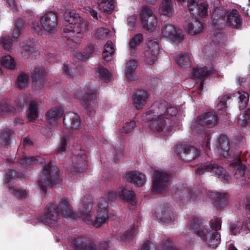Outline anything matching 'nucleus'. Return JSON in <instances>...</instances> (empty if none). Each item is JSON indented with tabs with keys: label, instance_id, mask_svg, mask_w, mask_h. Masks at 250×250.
<instances>
[{
	"label": "nucleus",
	"instance_id": "nucleus-1",
	"mask_svg": "<svg viewBox=\"0 0 250 250\" xmlns=\"http://www.w3.org/2000/svg\"><path fill=\"white\" fill-rule=\"evenodd\" d=\"M80 216L87 224L99 227L107 221V205L105 203H101L94 207L90 204L83 205L81 208Z\"/></svg>",
	"mask_w": 250,
	"mask_h": 250
},
{
	"label": "nucleus",
	"instance_id": "nucleus-2",
	"mask_svg": "<svg viewBox=\"0 0 250 250\" xmlns=\"http://www.w3.org/2000/svg\"><path fill=\"white\" fill-rule=\"evenodd\" d=\"M64 20L69 23L65 26L63 30L65 33H72L74 38L77 36L75 42L77 45L80 43V39L88 28V23L74 11H66L63 15Z\"/></svg>",
	"mask_w": 250,
	"mask_h": 250
},
{
	"label": "nucleus",
	"instance_id": "nucleus-3",
	"mask_svg": "<svg viewBox=\"0 0 250 250\" xmlns=\"http://www.w3.org/2000/svg\"><path fill=\"white\" fill-rule=\"evenodd\" d=\"M216 147L219 152L224 157H229L234 159V161L231 163V166L233 167V172L236 179L243 177L245 174V167L242 165L238 153H229V143L225 136L221 137L217 142Z\"/></svg>",
	"mask_w": 250,
	"mask_h": 250
},
{
	"label": "nucleus",
	"instance_id": "nucleus-4",
	"mask_svg": "<svg viewBox=\"0 0 250 250\" xmlns=\"http://www.w3.org/2000/svg\"><path fill=\"white\" fill-rule=\"evenodd\" d=\"M221 228V220L216 218L211 221L209 228H201L197 230L196 233L202 239L207 241L211 247H216L221 240L220 235L217 232Z\"/></svg>",
	"mask_w": 250,
	"mask_h": 250
},
{
	"label": "nucleus",
	"instance_id": "nucleus-5",
	"mask_svg": "<svg viewBox=\"0 0 250 250\" xmlns=\"http://www.w3.org/2000/svg\"><path fill=\"white\" fill-rule=\"evenodd\" d=\"M59 174L54 172L52 164L45 165L42 171V178L39 182V187L42 193H45L48 188L53 187L61 182Z\"/></svg>",
	"mask_w": 250,
	"mask_h": 250
},
{
	"label": "nucleus",
	"instance_id": "nucleus-6",
	"mask_svg": "<svg viewBox=\"0 0 250 250\" xmlns=\"http://www.w3.org/2000/svg\"><path fill=\"white\" fill-rule=\"evenodd\" d=\"M217 123V116L211 112L199 116L191 125L193 133H202L208 130Z\"/></svg>",
	"mask_w": 250,
	"mask_h": 250
},
{
	"label": "nucleus",
	"instance_id": "nucleus-7",
	"mask_svg": "<svg viewBox=\"0 0 250 250\" xmlns=\"http://www.w3.org/2000/svg\"><path fill=\"white\" fill-rule=\"evenodd\" d=\"M140 21L144 29L152 32L157 26V20L152 10L147 6H144L140 12Z\"/></svg>",
	"mask_w": 250,
	"mask_h": 250
},
{
	"label": "nucleus",
	"instance_id": "nucleus-8",
	"mask_svg": "<svg viewBox=\"0 0 250 250\" xmlns=\"http://www.w3.org/2000/svg\"><path fill=\"white\" fill-rule=\"evenodd\" d=\"M206 172L212 173L224 182L228 181L230 179L229 176L224 171L223 168L217 164H210L208 166H204L196 170V173L198 175Z\"/></svg>",
	"mask_w": 250,
	"mask_h": 250
},
{
	"label": "nucleus",
	"instance_id": "nucleus-9",
	"mask_svg": "<svg viewBox=\"0 0 250 250\" xmlns=\"http://www.w3.org/2000/svg\"><path fill=\"white\" fill-rule=\"evenodd\" d=\"M153 184L152 192L154 194L161 193L166 191V174L163 171H155L153 173Z\"/></svg>",
	"mask_w": 250,
	"mask_h": 250
},
{
	"label": "nucleus",
	"instance_id": "nucleus-10",
	"mask_svg": "<svg viewBox=\"0 0 250 250\" xmlns=\"http://www.w3.org/2000/svg\"><path fill=\"white\" fill-rule=\"evenodd\" d=\"M59 215L55 205L51 204L46 207L45 211L40 217V219L44 223L50 226L54 227L58 223Z\"/></svg>",
	"mask_w": 250,
	"mask_h": 250
},
{
	"label": "nucleus",
	"instance_id": "nucleus-11",
	"mask_svg": "<svg viewBox=\"0 0 250 250\" xmlns=\"http://www.w3.org/2000/svg\"><path fill=\"white\" fill-rule=\"evenodd\" d=\"M146 44L147 48L145 51V61L149 64H152L157 60L160 46L157 41L155 40H148Z\"/></svg>",
	"mask_w": 250,
	"mask_h": 250
},
{
	"label": "nucleus",
	"instance_id": "nucleus-12",
	"mask_svg": "<svg viewBox=\"0 0 250 250\" xmlns=\"http://www.w3.org/2000/svg\"><path fill=\"white\" fill-rule=\"evenodd\" d=\"M187 6L191 14L197 18L206 16L208 14V5L203 2H197L196 0H188Z\"/></svg>",
	"mask_w": 250,
	"mask_h": 250
},
{
	"label": "nucleus",
	"instance_id": "nucleus-13",
	"mask_svg": "<svg viewBox=\"0 0 250 250\" xmlns=\"http://www.w3.org/2000/svg\"><path fill=\"white\" fill-rule=\"evenodd\" d=\"M57 15L53 12L45 14L41 19V22L44 29L49 32L54 30L57 26Z\"/></svg>",
	"mask_w": 250,
	"mask_h": 250
},
{
	"label": "nucleus",
	"instance_id": "nucleus-14",
	"mask_svg": "<svg viewBox=\"0 0 250 250\" xmlns=\"http://www.w3.org/2000/svg\"><path fill=\"white\" fill-rule=\"evenodd\" d=\"M162 34L166 38L175 43L179 42L183 38L181 31L171 25L167 26L163 30Z\"/></svg>",
	"mask_w": 250,
	"mask_h": 250
},
{
	"label": "nucleus",
	"instance_id": "nucleus-15",
	"mask_svg": "<svg viewBox=\"0 0 250 250\" xmlns=\"http://www.w3.org/2000/svg\"><path fill=\"white\" fill-rule=\"evenodd\" d=\"M156 217L162 222L169 223L174 222L176 219V216L172 211L166 207L160 206L155 210Z\"/></svg>",
	"mask_w": 250,
	"mask_h": 250
},
{
	"label": "nucleus",
	"instance_id": "nucleus-16",
	"mask_svg": "<svg viewBox=\"0 0 250 250\" xmlns=\"http://www.w3.org/2000/svg\"><path fill=\"white\" fill-rule=\"evenodd\" d=\"M63 123L68 129L72 130L78 129L81 125L79 116L73 112H69L65 115Z\"/></svg>",
	"mask_w": 250,
	"mask_h": 250
},
{
	"label": "nucleus",
	"instance_id": "nucleus-17",
	"mask_svg": "<svg viewBox=\"0 0 250 250\" xmlns=\"http://www.w3.org/2000/svg\"><path fill=\"white\" fill-rule=\"evenodd\" d=\"M176 148L178 151V155H180L181 158L183 157V156L181 155V151L183 152V154H185V156L183 158L188 161L195 159L198 157L199 155V152L198 151L197 149L189 145H185L181 147H179L177 146Z\"/></svg>",
	"mask_w": 250,
	"mask_h": 250
},
{
	"label": "nucleus",
	"instance_id": "nucleus-18",
	"mask_svg": "<svg viewBox=\"0 0 250 250\" xmlns=\"http://www.w3.org/2000/svg\"><path fill=\"white\" fill-rule=\"evenodd\" d=\"M71 245L75 250H96V245L85 238L76 239Z\"/></svg>",
	"mask_w": 250,
	"mask_h": 250
},
{
	"label": "nucleus",
	"instance_id": "nucleus-19",
	"mask_svg": "<svg viewBox=\"0 0 250 250\" xmlns=\"http://www.w3.org/2000/svg\"><path fill=\"white\" fill-rule=\"evenodd\" d=\"M97 92L92 88H89L87 89V91L85 93L84 95L82 97H79L78 95H76V97L79 98L86 107L91 106L94 103V101L96 100L98 97Z\"/></svg>",
	"mask_w": 250,
	"mask_h": 250
},
{
	"label": "nucleus",
	"instance_id": "nucleus-20",
	"mask_svg": "<svg viewBox=\"0 0 250 250\" xmlns=\"http://www.w3.org/2000/svg\"><path fill=\"white\" fill-rule=\"evenodd\" d=\"M125 179L128 182H132L138 187L142 186L146 182L145 175L137 171H129L125 175Z\"/></svg>",
	"mask_w": 250,
	"mask_h": 250
},
{
	"label": "nucleus",
	"instance_id": "nucleus-21",
	"mask_svg": "<svg viewBox=\"0 0 250 250\" xmlns=\"http://www.w3.org/2000/svg\"><path fill=\"white\" fill-rule=\"evenodd\" d=\"M226 22L230 26L238 28L241 25V19L236 10L228 11L227 15L224 17Z\"/></svg>",
	"mask_w": 250,
	"mask_h": 250
},
{
	"label": "nucleus",
	"instance_id": "nucleus-22",
	"mask_svg": "<svg viewBox=\"0 0 250 250\" xmlns=\"http://www.w3.org/2000/svg\"><path fill=\"white\" fill-rule=\"evenodd\" d=\"M151 129L163 135H167L170 131L171 128L165 125V121L162 118L155 120L151 124Z\"/></svg>",
	"mask_w": 250,
	"mask_h": 250
},
{
	"label": "nucleus",
	"instance_id": "nucleus-23",
	"mask_svg": "<svg viewBox=\"0 0 250 250\" xmlns=\"http://www.w3.org/2000/svg\"><path fill=\"white\" fill-rule=\"evenodd\" d=\"M62 214L66 218H73L75 217V213L72 209L69 203L65 198L60 200L58 206Z\"/></svg>",
	"mask_w": 250,
	"mask_h": 250
},
{
	"label": "nucleus",
	"instance_id": "nucleus-24",
	"mask_svg": "<svg viewBox=\"0 0 250 250\" xmlns=\"http://www.w3.org/2000/svg\"><path fill=\"white\" fill-rule=\"evenodd\" d=\"M184 26L188 33L190 35L199 33L203 29V25L201 22L193 20L187 21Z\"/></svg>",
	"mask_w": 250,
	"mask_h": 250
},
{
	"label": "nucleus",
	"instance_id": "nucleus-25",
	"mask_svg": "<svg viewBox=\"0 0 250 250\" xmlns=\"http://www.w3.org/2000/svg\"><path fill=\"white\" fill-rule=\"evenodd\" d=\"M148 96L146 92L144 90H140L136 93L134 98V104L138 108H141L147 103Z\"/></svg>",
	"mask_w": 250,
	"mask_h": 250
},
{
	"label": "nucleus",
	"instance_id": "nucleus-26",
	"mask_svg": "<svg viewBox=\"0 0 250 250\" xmlns=\"http://www.w3.org/2000/svg\"><path fill=\"white\" fill-rule=\"evenodd\" d=\"M62 114L63 111L62 108H52L47 113L46 117L50 124L54 125L62 117Z\"/></svg>",
	"mask_w": 250,
	"mask_h": 250
},
{
	"label": "nucleus",
	"instance_id": "nucleus-27",
	"mask_svg": "<svg viewBox=\"0 0 250 250\" xmlns=\"http://www.w3.org/2000/svg\"><path fill=\"white\" fill-rule=\"evenodd\" d=\"M32 77L34 80V83L37 85L38 82L43 83L46 75V72L42 66H36L32 71Z\"/></svg>",
	"mask_w": 250,
	"mask_h": 250
},
{
	"label": "nucleus",
	"instance_id": "nucleus-28",
	"mask_svg": "<svg viewBox=\"0 0 250 250\" xmlns=\"http://www.w3.org/2000/svg\"><path fill=\"white\" fill-rule=\"evenodd\" d=\"M244 228L250 230V218L246 220L243 227L241 226V224L238 222L232 224L230 229L233 234L236 235L239 233H246V232Z\"/></svg>",
	"mask_w": 250,
	"mask_h": 250
},
{
	"label": "nucleus",
	"instance_id": "nucleus-29",
	"mask_svg": "<svg viewBox=\"0 0 250 250\" xmlns=\"http://www.w3.org/2000/svg\"><path fill=\"white\" fill-rule=\"evenodd\" d=\"M213 71V68L211 66L197 67L193 70L192 76L195 78L203 77L212 73Z\"/></svg>",
	"mask_w": 250,
	"mask_h": 250
},
{
	"label": "nucleus",
	"instance_id": "nucleus-30",
	"mask_svg": "<svg viewBox=\"0 0 250 250\" xmlns=\"http://www.w3.org/2000/svg\"><path fill=\"white\" fill-rule=\"evenodd\" d=\"M28 118L30 121H34L38 116V104L35 101H31L26 112Z\"/></svg>",
	"mask_w": 250,
	"mask_h": 250
},
{
	"label": "nucleus",
	"instance_id": "nucleus-31",
	"mask_svg": "<svg viewBox=\"0 0 250 250\" xmlns=\"http://www.w3.org/2000/svg\"><path fill=\"white\" fill-rule=\"evenodd\" d=\"M137 67V62L135 60H130L126 65V75L128 80H133L135 78V70Z\"/></svg>",
	"mask_w": 250,
	"mask_h": 250
},
{
	"label": "nucleus",
	"instance_id": "nucleus-32",
	"mask_svg": "<svg viewBox=\"0 0 250 250\" xmlns=\"http://www.w3.org/2000/svg\"><path fill=\"white\" fill-rule=\"evenodd\" d=\"M114 52L113 43L108 41L105 45L103 53V57L104 60L108 61L112 58V56Z\"/></svg>",
	"mask_w": 250,
	"mask_h": 250
},
{
	"label": "nucleus",
	"instance_id": "nucleus-33",
	"mask_svg": "<svg viewBox=\"0 0 250 250\" xmlns=\"http://www.w3.org/2000/svg\"><path fill=\"white\" fill-rule=\"evenodd\" d=\"M172 1V0H163L159 9L160 12L167 16L172 15L173 11L171 6Z\"/></svg>",
	"mask_w": 250,
	"mask_h": 250
},
{
	"label": "nucleus",
	"instance_id": "nucleus-34",
	"mask_svg": "<svg viewBox=\"0 0 250 250\" xmlns=\"http://www.w3.org/2000/svg\"><path fill=\"white\" fill-rule=\"evenodd\" d=\"M98 8L104 12H109L114 9L113 0H99Z\"/></svg>",
	"mask_w": 250,
	"mask_h": 250
},
{
	"label": "nucleus",
	"instance_id": "nucleus-35",
	"mask_svg": "<svg viewBox=\"0 0 250 250\" xmlns=\"http://www.w3.org/2000/svg\"><path fill=\"white\" fill-rule=\"evenodd\" d=\"M213 199L216 206L221 207L228 203L229 196L226 193H217L215 194Z\"/></svg>",
	"mask_w": 250,
	"mask_h": 250
},
{
	"label": "nucleus",
	"instance_id": "nucleus-36",
	"mask_svg": "<svg viewBox=\"0 0 250 250\" xmlns=\"http://www.w3.org/2000/svg\"><path fill=\"white\" fill-rule=\"evenodd\" d=\"M238 95L239 107L241 108H244L247 105L249 102V94L246 92L239 91Z\"/></svg>",
	"mask_w": 250,
	"mask_h": 250
},
{
	"label": "nucleus",
	"instance_id": "nucleus-37",
	"mask_svg": "<svg viewBox=\"0 0 250 250\" xmlns=\"http://www.w3.org/2000/svg\"><path fill=\"white\" fill-rule=\"evenodd\" d=\"M96 75L101 80L105 82H109L112 78L108 71L102 67H99L98 69L96 71Z\"/></svg>",
	"mask_w": 250,
	"mask_h": 250
},
{
	"label": "nucleus",
	"instance_id": "nucleus-38",
	"mask_svg": "<svg viewBox=\"0 0 250 250\" xmlns=\"http://www.w3.org/2000/svg\"><path fill=\"white\" fill-rule=\"evenodd\" d=\"M119 197L125 201H132L135 198V194L132 191L127 190L124 188H121L119 191Z\"/></svg>",
	"mask_w": 250,
	"mask_h": 250
},
{
	"label": "nucleus",
	"instance_id": "nucleus-39",
	"mask_svg": "<svg viewBox=\"0 0 250 250\" xmlns=\"http://www.w3.org/2000/svg\"><path fill=\"white\" fill-rule=\"evenodd\" d=\"M34 42L30 41V44L23 43L21 45V51L22 55L26 58L34 51Z\"/></svg>",
	"mask_w": 250,
	"mask_h": 250
},
{
	"label": "nucleus",
	"instance_id": "nucleus-40",
	"mask_svg": "<svg viewBox=\"0 0 250 250\" xmlns=\"http://www.w3.org/2000/svg\"><path fill=\"white\" fill-rule=\"evenodd\" d=\"M28 78L26 74L21 73L16 81V85L20 89L24 88L28 84Z\"/></svg>",
	"mask_w": 250,
	"mask_h": 250
},
{
	"label": "nucleus",
	"instance_id": "nucleus-41",
	"mask_svg": "<svg viewBox=\"0 0 250 250\" xmlns=\"http://www.w3.org/2000/svg\"><path fill=\"white\" fill-rule=\"evenodd\" d=\"M138 232V227L134 225H131L127 230L125 232L121 239L123 241H126L133 236L136 235Z\"/></svg>",
	"mask_w": 250,
	"mask_h": 250
},
{
	"label": "nucleus",
	"instance_id": "nucleus-42",
	"mask_svg": "<svg viewBox=\"0 0 250 250\" xmlns=\"http://www.w3.org/2000/svg\"><path fill=\"white\" fill-rule=\"evenodd\" d=\"M176 61L180 66H188L190 64L189 59L188 56L186 54L177 56Z\"/></svg>",
	"mask_w": 250,
	"mask_h": 250
},
{
	"label": "nucleus",
	"instance_id": "nucleus-43",
	"mask_svg": "<svg viewBox=\"0 0 250 250\" xmlns=\"http://www.w3.org/2000/svg\"><path fill=\"white\" fill-rule=\"evenodd\" d=\"M13 107H10L8 103L3 101L0 104V116H4L7 115L8 113L12 112Z\"/></svg>",
	"mask_w": 250,
	"mask_h": 250
},
{
	"label": "nucleus",
	"instance_id": "nucleus-44",
	"mask_svg": "<svg viewBox=\"0 0 250 250\" xmlns=\"http://www.w3.org/2000/svg\"><path fill=\"white\" fill-rule=\"evenodd\" d=\"M69 144V138L67 136L63 137L60 142L58 147V151L60 152H65L67 150Z\"/></svg>",
	"mask_w": 250,
	"mask_h": 250
},
{
	"label": "nucleus",
	"instance_id": "nucleus-45",
	"mask_svg": "<svg viewBox=\"0 0 250 250\" xmlns=\"http://www.w3.org/2000/svg\"><path fill=\"white\" fill-rule=\"evenodd\" d=\"M202 224V220L199 218H193L189 223L188 229L190 230H195L201 226Z\"/></svg>",
	"mask_w": 250,
	"mask_h": 250
},
{
	"label": "nucleus",
	"instance_id": "nucleus-46",
	"mask_svg": "<svg viewBox=\"0 0 250 250\" xmlns=\"http://www.w3.org/2000/svg\"><path fill=\"white\" fill-rule=\"evenodd\" d=\"M2 63L5 67L10 69H13L16 66L15 61L10 56H5L2 60Z\"/></svg>",
	"mask_w": 250,
	"mask_h": 250
},
{
	"label": "nucleus",
	"instance_id": "nucleus-47",
	"mask_svg": "<svg viewBox=\"0 0 250 250\" xmlns=\"http://www.w3.org/2000/svg\"><path fill=\"white\" fill-rule=\"evenodd\" d=\"M143 36L141 34H137L131 39L129 42V46L131 48H134L139 45L142 41Z\"/></svg>",
	"mask_w": 250,
	"mask_h": 250
},
{
	"label": "nucleus",
	"instance_id": "nucleus-48",
	"mask_svg": "<svg viewBox=\"0 0 250 250\" xmlns=\"http://www.w3.org/2000/svg\"><path fill=\"white\" fill-rule=\"evenodd\" d=\"M19 161L21 165L24 167L30 163L37 162L38 160L35 157H27L22 156L21 157Z\"/></svg>",
	"mask_w": 250,
	"mask_h": 250
},
{
	"label": "nucleus",
	"instance_id": "nucleus-49",
	"mask_svg": "<svg viewBox=\"0 0 250 250\" xmlns=\"http://www.w3.org/2000/svg\"><path fill=\"white\" fill-rule=\"evenodd\" d=\"M216 108L218 114H222L224 116L227 115L226 103L225 100L220 101L219 103L217 105Z\"/></svg>",
	"mask_w": 250,
	"mask_h": 250
},
{
	"label": "nucleus",
	"instance_id": "nucleus-50",
	"mask_svg": "<svg viewBox=\"0 0 250 250\" xmlns=\"http://www.w3.org/2000/svg\"><path fill=\"white\" fill-rule=\"evenodd\" d=\"M96 35L100 39H104L109 36V31L108 29L100 28L96 31Z\"/></svg>",
	"mask_w": 250,
	"mask_h": 250
},
{
	"label": "nucleus",
	"instance_id": "nucleus-51",
	"mask_svg": "<svg viewBox=\"0 0 250 250\" xmlns=\"http://www.w3.org/2000/svg\"><path fill=\"white\" fill-rule=\"evenodd\" d=\"M21 32V26L20 24V23L19 21L17 22V25L16 26L14 32L13 34L12 39L11 41H16V39L18 38V37L20 35Z\"/></svg>",
	"mask_w": 250,
	"mask_h": 250
},
{
	"label": "nucleus",
	"instance_id": "nucleus-52",
	"mask_svg": "<svg viewBox=\"0 0 250 250\" xmlns=\"http://www.w3.org/2000/svg\"><path fill=\"white\" fill-rule=\"evenodd\" d=\"M119 196V192L113 190L109 191L107 194V199L112 202L116 201Z\"/></svg>",
	"mask_w": 250,
	"mask_h": 250
},
{
	"label": "nucleus",
	"instance_id": "nucleus-53",
	"mask_svg": "<svg viewBox=\"0 0 250 250\" xmlns=\"http://www.w3.org/2000/svg\"><path fill=\"white\" fill-rule=\"evenodd\" d=\"M135 126V123L134 121H130L125 124L123 126V130L125 132H127L131 131Z\"/></svg>",
	"mask_w": 250,
	"mask_h": 250
},
{
	"label": "nucleus",
	"instance_id": "nucleus-54",
	"mask_svg": "<svg viewBox=\"0 0 250 250\" xmlns=\"http://www.w3.org/2000/svg\"><path fill=\"white\" fill-rule=\"evenodd\" d=\"M88 48H89V51L88 52V53L85 55H83L82 53H78L77 55H76L77 58L82 60H85L86 59H87L88 57L89 56V55L92 52L94 48L92 45H90L89 46H88Z\"/></svg>",
	"mask_w": 250,
	"mask_h": 250
},
{
	"label": "nucleus",
	"instance_id": "nucleus-55",
	"mask_svg": "<svg viewBox=\"0 0 250 250\" xmlns=\"http://www.w3.org/2000/svg\"><path fill=\"white\" fill-rule=\"evenodd\" d=\"M163 248L164 250H178L175 246L169 241L164 242L163 244Z\"/></svg>",
	"mask_w": 250,
	"mask_h": 250
},
{
	"label": "nucleus",
	"instance_id": "nucleus-56",
	"mask_svg": "<svg viewBox=\"0 0 250 250\" xmlns=\"http://www.w3.org/2000/svg\"><path fill=\"white\" fill-rule=\"evenodd\" d=\"M0 43L2 44L5 49L8 50L11 47V42L7 38H3L0 41Z\"/></svg>",
	"mask_w": 250,
	"mask_h": 250
},
{
	"label": "nucleus",
	"instance_id": "nucleus-57",
	"mask_svg": "<svg viewBox=\"0 0 250 250\" xmlns=\"http://www.w3.org/2000/svg\"><path fill=\"white\" fill-rule=\"evenodd\" d=\"M242 121L245 125H250V109H249L245 111Z\"/></svg>",
	"mask_w": 250,
	"mask_h": 250
},
{
	"label": "nucleus",
	"instance_id": "nucleus-58",
	"mask_svg": "<svg viewBox=\"0 0 250 250\" xmlns=\"http://www.w3.org/2000/svg\"><path fill=\"white\" fill-rule=\"evenodd\" d=\"M140 250H156L154 246H151L149 241L145 242L141 246Z\"/></svg>",
	"mask_w": 250,
	"mask_h": 250
},
{
	"label": "nucleus",
	"instance_id": "nucleus-59",
	"mask_svg": "<svg viewBox=\"0 0 250 250\" xmlns=\"http://www.w3.org/2000/svg\"><path fill=\"white\" fill-rule=\"evenodd\" d=\"M220 12L222 13V10L220 8L216 9L212 12L211 17L213 18V20H217L221 17V13Z\"/></svg>",
	"mask_w": 250,
	"mask_h": 250
},
{
	"label": "nucleus",
	"instance_id": "nucleus-60",
	"mask_svg": "<svg viewBox=\"0 0 250 250\" xmlns=\"http://www.w3.org/2000/svg\"><path fill=\"white\" fill-rule=\"evenodd\" d=\"M167 114L172 116L175 115L177 114L178 111L176 107L170 106L167 108Z\"/></svg>",
	"mask_w": 250,
	"mask_h": 250
},
{
	"label": "nucleus",
	"instance_id": "nucleus-61",
	"mask_svg": "<svg viewBox=\"0 0 250 250\" xmlns=\"http://www.w3.org/2000/svg\"><path fill=\"white\" fill-rule=\"evenodd\" d=\"M84 8L85 10L88 12L92 17H95L97 19V12L96 11L92 9L90 7L88 6L85 7Z\"/></svg>",
	"mask_w": 250,
	"mask_h": 250
},
{
	"label": "nucleus",
	"instance_id": "nucleus-62",
	"mask_svg": "<svg viewBox=\"0 0 250 250\" xmlns=\"http://www.w3.org/2000/svg\"><path fill=\"white\" fill-rule=\"evenodd\" d=\"M8 136V135L3 133L2 134V137H1V143L4 146H6L9 143V139L7 138Z\"/></svg>",
	"mask_w": 250,
	"mask_h": 250
},
{
	"label": "nucleus",
	"instance_id": "nucleus-63",
	"mask_svg": "<svg viewBox=\"0 0 250 250\" xmlns=\"http://www.w3.org/2000/svg\"><path fill=\"white\" fill-rule=\"evenodd\" d=\"M16 193L18 194L20 198H25L27 195V192L24 190H17Z\"/></svg>",
	"mask_w": 250,
	"mask_h": 250
},
{
	"label": "nucleus",
	"instance_id": "nucleus-64",
	"mask_svg": "<svg viewBox=\"0 0 250 250\" xmlns=\"http://www.w3.org/2000/svg\"><path fill=\"white\" fill-rule=\"evenodd\" d=\"M64 72L65 73V74L68 76V77H71V68L68 65H64Z\"/></svg>",
	"mask_w": 250,
	"mask_h": 250
}]
</instances>
